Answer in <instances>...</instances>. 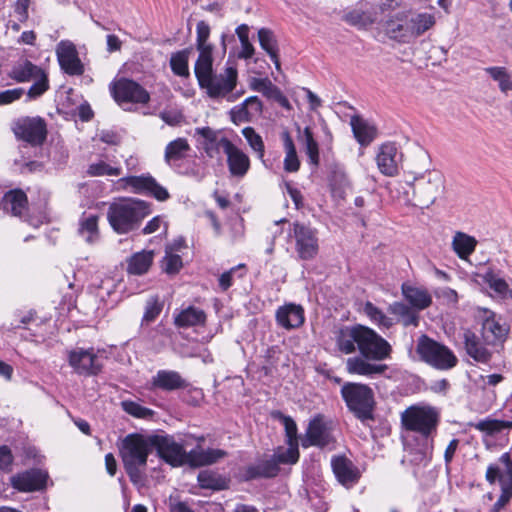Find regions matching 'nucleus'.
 Returning a JSON list of instances; mask_svg holds the SVG:
<instances>
[{
  "label": "nucleus",
  "mask_w": 512,
  "mask_h": 512,
  "mask_svg": "<svg viewBox=\"0 0 512 512\" xmlns=\"http://www.w3.org/2000/svg\"><path fill=\"white\" fill-rule=\"evenodd\" d=\"M162 266L163 270L167 274H176L182 267V258L179 255L173 254L171 251L166 249V254L162 260Z\"/></svg>",
  "instance_id": "obj_60"
},
{
  "label": "nucleus",
  "mask_w": 512,
  "mask_h": 512,
  "mask_svg": "<svg viewBox=\"0 0 512 512\" xmlns=\"http://www.w3.org/2000/svg\"><path fill=\"white\" fill-rule=\"evenodd\" d=\"M47 472L40 469H31L11 478L12 487L21 492L41 490L46 486Z\"/></svg>",
  "instance_id": "obj_21"
},
{
  "label": "nucleus",
  "mask_w": 512,
  "mask_h": 512,
  "mask_svg": "<svg viewBox=\"0 0 512 512\" xmlns=\"http://www.w3.org/2000/svg\"><path fill=\"white\" fill-rule=\"evenodd\" d=\"M331 466L336 479L343 486L350 488L358 482L360 472L346 456H334L331 460Z\"/></svg>",
  "instance_id": "obj_22"
},
{
  "label": "nucleus",
  "mask_w": 512,
  "mask_h": 512,
  "mask_svg": "<svg viewBox=\"0 0 512 512\" xmlns=\"http://www.w3.org/2000/svg\"><path fill=\"white\" fill-rule=\"evenodd\" d=\"M220 144L227 155L230 174L235 177L245 176L250 168L249 157L226 137L220 139Z\"/></svg>",
  "instance_id": "obj_19"
},
{
  "label": "nucleus",
  "mask_w": 512,
  "mask_h": 512,
  "mask_svg": "<svg viewBox=\"0 0 512 512\" xmlns=\"http://www.w3.org/2000/svg\"><path fill=\"white\" fill-rule=\"evenodd\" d=\"M237 79V69L226 67L223 73H213L201 89H205L210 98H224L235 89Z\"/></svg>",
  "instance_id": "obj_15"
},
{
  "label": "nucleus",
  "mask_w": 512,
  "mask_h": 512,
  "mask_svg": "<svg viewBox=\"0 0 512 512\" xmlns=\"http://www.w3.org/2000/svg\"><path fill=\"white\" fill-rule=\"evenodd\" d=\"M190 150V145L185 138H177L167 144L165 148V161L181 160L185 154Z\"/></svg>",
  "instance_id": "obj_45"
},
{
  "label": "nucleus",
  "mask_w": 512,
  "mask_h": 512,
  "mask_svg": "<svg viewBox=\"0 0 512 512\" xmlns=\"http://www.w3.org/2000/svg\"><path fill=\"white\" fill-rule=\"evenodd\" d=\"M67 360L73 371L84 377L101 373L103 365L93 348H75L67 352Z\"/></svg>",
  "instance_id": "obj_10"
},
{
  "label": "nucleus",
  "mask_w": 512,
  "mask_h": 512,
  "mask_svg": "<svg viewBox=\"0 0 512 512\" xmlns=\"http://www.w3.org/2000/svg\"><path fill=\"white\" fill-rule=\"evenodd\" d=\"M402 155H399L395 143L387 142L379 147L376 162L379 171L385 176H394L398 172V163Z\"/></svg>",
  "instance_id": "obj_23"
},
{
  "label": "nucleus",
  "mask_w": 512,
  "mask_h": 512,
  "mask_svg": "<svg viewBox=\"0 0 512 512\" xmlns=\"http://www.w3.org/2000/svg\"><path fill=\"white\" fill-rule=\"evenodd\" d=\"M199 55L194 65V73L200 88L211 78L213 71V51H198Z\"/></svg>",
  "instance_id": "obj_34"
},
{
  "label": "nucleus",
  "mask_w": 512,
  "mask_h": 512,
  "mask_svg": "<svg viewBox=\"0 0 512 512\" xmlns=\"http://www.w3.org/2000/svg\"><path fill=\"white\" fill-rule=\"evenodd\" d=\"M304 319L303 308L294 303L285 304L276 311V321L285 329L300 327L304 323Z\"/></svg>",
  "instance_id": "obj_25"
},
{
  "label": "nucleus",
  "mask_w": 512,
  "mask_h": 512,
  "mask_svg": "<svg viewBox=\"0 0 512 512\" xmlns=\"http://www.w3.org/2000/svg\"><path fill=\"white\" fill-rule=\"evenodd\" d=\"M485 72L490 77L498 82L499 89L502 93H507L512 90V75L508 72L506 67L494 66L485 68Z\"/></svg>",
  "instance_id": "obj_46"
},
{
  "label": "nucleus",
  "mask_w": 512,
  "mask_h": 512,
  "mask_svg": "<svg viewBox=\"0 0 512 512\" xmlns=\"http://www.w3.org/2000/svg\"><path fill=\"white\" fill-rule=\"evenodd\" d=\"M483 281L495 293L504 299H512V290L505 279L499 277L492 269H488L483 275Z\"/></svg>",
  "instance_id": "obj_43"
},
{
  "label": "nucleus",
  "mask_w": 512,
  "mask_h": 512,
  "mask_svg": "<svg viewBox=\"0 0 512 512\" xmlns=\"http://www.w3.org/2000/svg\"><path fill=\"white\" fill-rule=\"evenodd\" d=\"M271 417L280 421L284 425L285 435L287 438L286 443L298 444L297 425L293 418L283 414L279 410L272 411Z\"/></svg>",
  "instance_id": "obj_48"
},
{
  "label": "nucleus",
  "mask_w": 512,
  "mask_h": 512,
  "mask_svg": "<svg viewBox=\"0 0 512 512\" xmlns=\"http://www.w3.org/2000/svg\"><path fill=\"white\" fill-rule=\"evenodd\" d=\"M287 445L286 450H279L273 454L278 466L280 464H295L299 459L298 444L287 443Z\"/></svg>",
  "instance_id": "obj_53"
},
{
  "label": "nucleus",
  "mask_w": 512,
  "mask_h": 512,
  "mask_svg": "<svg viewBox=\"0 0 512 512\" xmlns=\"http://www.w3.org/2000/svg\"><path fill=\"white\" fill-rule=\"evenodd\" d=\"M372 359H366L362 355L349 357L346 361V370L350 374L362 376L381 375L388 369L386 364L371 363Z\"/></svg>",
  "instance_id": "obj_24"
},
{
  "label": "nucleus",
  "mask_w": 512,
  "mask_h": 512,
  "mask_svg": "<svg viewBox=\"0 0 512 512\" xmlns=\"http://www.w3.org/2000/svg\"><path fill=\"white\" fill-rule=\"evenodd\" d=\"M258 40L261 48L267 52L270 57L278 53L277 39L272 30L261 28L258 30Z\"/></svg>",
  "instance_id": "obj_49"
},
{
  "label": "nucleus",
  "mask_w": 512,
  "mask_h": 512,
  "mask_svg": "<svg viewBox=\"0 0 512 512\" xmlns=\"http://www.w3.org/2000/svg\"><path fill=\"white\" fill-rule=\"evenodd\" d=\"M499 464L503 466V469L499 465L491 464L488 466L486 471V480L490 484H494L496 481L499 482L501 488V495L493 505L491 512H499L505 507L512 498V457L509 452L501 455L499 458Z\"/></svg>",
  "instance_id": "obj_7"
},
{
  "label": "nucleus",
  "mask_w": 512,
  "mask_h": 512,
  "mask_svg": "<svg viewBox=\"0 0 512 512\" xmlns=\"http://www.w3.org/2000/svg\"><path fill=\"white\" fill-rule=\"evenodd\" d=\"M197 479L199 486L203 489L220 491L228 489L229 487V481L226 478L209 470L201 471Z\"/></svg>",
  "instance_id": "obj_42"
},
{
  "label": "nucleus",
  "mask_w": 512,
  "mask_h": 512,
  "mask_svg": "<svg viewBox=\"0 0 512 512\" xmlns=\"http://www.w3.org/2000/svg\"><path fill=\"white\" fill-rule=\"evenodd\" d=\"M154 449L151 444V435L129 434L123 440L120 447L124 469L133 484L142 481L147 465L149 453Z\"/></svg>",
  "instance_id": "obj_3"
},
{
  "label": "nucleus",
  "mask_w": 512,
  "mask_h": 512,
  "mask_svg": "<svg viewBox=\"0 0 512 512\" xmlns=\"http://www.w3.org/2000/svg\"><path fill=\"white\" fill-rule=\"evenodd\" d=\"M188 59H189V50L183 49L176 53H173L170 58V67L173 73L180 77H188L189 69H188Z\"/></svg>",
  "instance_id": "obj_47"
},
{
  "label": "nucleus",
  "mask_w": 512,
  "mask_h": 512,
  "mask_svg": "<svg viewBox=\"0 0 512 512\" xmlns=\"http://www.w3.org/2000/svg\"><path fill=\"white\" fill-rule=\"evenodd\" d=\"M226 455L227 452L221 449H193L190 451V466L200 467L205 465H211L216 463L218 460L224 458Z\"/></svg>",
  "instance_id": "obj_36"
},
{
  "label": "nucleus",
  "mask_w": 512,
  "mask_h": 512,
  "mask_svg": "<svg viewBox=\"0 0 512 512\" xmlns=\"http://www.w3.org/2000/svg\"><path fill=\"white\" fill-rule=\"evenodd\" d=\"M388 311L397 317V321L405 327L413 325L418 326L419 315L417 311L402 302H394L388 308Z\"/></svg>",
  "instance_id": "obj_39"
},
{
  "label": "nucleus",
  "mask_w": 512,
  "mask_h": 512,
  "mask_svg": "<svg viewBox=\"0 0 512 512\" xmlns=\"http://www.w3.org/2000/svg\"><path fill=\"white\" fill-rule=\"evenodd\" d=\"M299 140L305 148L310 164L318 166L319 147L317 141L313 137L312 130L309 127H305L302 135L299 136Z\"/></svg>",
  "instance_id": "obj_44"
},
{
  "label": "nucleus",
  "mask_w": 512,
  "mask_h": 512,
  "mask_svg": "<svg viewBox=\"0 0 512 512\" xmlns=\"http://www.w3.org/2000/svg\"><path fill=\"white\" fill-rule=\"evenodd\" d=\"M56 55L61 69L68 75H82L84 66L78 56L75 45L70 41L57 44Z\"/></svg>",
  "instance_id": "obj_17"
},
{
  "label": "nucleus",
  "mask_w": 512,
  "mask_h": 512,
  "mask_svg": "<svg viewBox=\"0 0 512 512\" xmlns=\"http://www.w3.org/2000/svg\"><path fill=\"white\" fill-rule=\"evenodd\" d=\"M163 304L159 301L158 296L150 297L145 305V312L143 315V321L152 322L161 313Z\"/></svg>",
  "instance_id": "obj_59"
},
{
  "label": "nucleus",
  "mask_w": 512,
  "mask_h": 512,
  "mask_svg": "<svg viewBox=\"0 0 512 512\" xmlns=\"http://www.w3.org/2000/svg\"><path fill=\"white\" fill-rule=\"evenodd\" d=\"M45 71L33 64L31 61L27 59L19 60L16 62L11 71L9 72V77L16 82L23 83L29 82L42 75Z\"/></svg>",
  "instance_id": "obj_29"
},
{
  "label": "nucleus",
  "mask_w": 512,
  "mask_h": 512,
  "mask_svg": "<svg viewBox=\"0 0 512 512\" xmlns=\"http://www.w3.org/2000/svg\"><path fill=\"white\" fill-rule=\"evenodd\" d=\"M279 466L273 455L268 458L259 461L254 465H250L245 469L246 480H252L256 478H272L278 475Z\"/></svg>",
  "instance_id": "obj_31"
},
{
  "label": "nucleus",
  "mask_w": 512,
  "mask_h": 512,
  "mask_svg": "<svg viewBox=\"0 0 512 512\" xmlns=\"http://www.w3.org/2000/svg\"><path fill=\"white\" fill-rule=\"evenodd\" d=\"M296 252L301 260L314 259L319 251V244L316 230L305 224L295 222L293 224Z\"/></svg>",
  "instance_id": "obj_13"
},
{
  "label": "nucleus",
  "mask_w": 512,
  "mask_h": 512,
  "mask_svg": "<svg viewBox=\"0 0 512 512\" xmlns=\"http://www.w3.org/2000/svg\"><path fill=\"white\" fill-rule=\"evenodd\" d=\"M210 26L204 20H201L197 23L196 33V48L198 51H213L214 46L211 43H208V39L210 36Z\"/></svg>",
  "instance_id": "obj_51"
},
{
  "label": "nucleus",
  "mask_w": 512,
  "mask_h": 512,
  "mask_svg": "<svg viewBox=\"0 0 512 512\" xmlns=\"http://www.w3.org/2000/svg\"><path fill=\"white\" fill-rule=\"evenodd\" d=\"M121 406L126 413L140 419H148L154 414L151 409L141 406L139 403L134 401H122Z\"/></svg>",
  "instance_id": "obj_56"
},
{
  "label": "nucleus",
  "mask_w": 512,
  "mask_h": 512,
  "mask_svg": "<svg viewBox=\"0 0 512 512\" xmlns=\"http://www.w3.org/2000/svg\"><path fill=\"white\" fill-rule=\"evenodd\" d=\"M152 385L165 391H173L185 389L189 383L176 371L160 370L152 378Z\"/></svg>",
  "instance_id": "obj_28"
},
{
  "label": "nucleus",
  "mask_w": 512,
  "mask_h": 512,
  "mask_svg": "<svg viewBox=\"0 0 512 512\" xmlns=\"http://www.w3.org/2000/svg\"><path fill=\"white\" fill-rule=\"evenodd\" d=\"M13 132L18 139L33 146L42 145L47 137L46 123L41 117H24L18 119L14 123Z\"/></svg>",
  "instance_id": "obj_12"
},
{
  "label": "nucleus",
  "mask_w": 512,
  "mask_h": 512,
  "mask_svg": "<svg viewBox=\"0 0 512 512\" xmlns=\"http://www.w3.org/2000/svg\"><path fill=\"white\" fill-rule=\"evenodd\" d=\"M350 125L354 137L361 146H368L377 136L376 127L358 115L351 117Z\"/></svg>",
  "instance_id": "obj_30"
},
{
  "label": "nucleus",
  "mask_w": 512,
  "mask_h": 512,
  "mask_svg": "<svg viewBox=\"0 0 512 512\" xmlns=\"http://www.w3.org/2000/svg\"><path fill=\"white\" fill-rule=\"evenodd\" d=\"M365 314L373 321L378 323L379 325L390 328L394 325V321L392 318L386 316L378 307H376L371 302H366L364 305Z\"/></svg>",
  "instance_id": "obj_52"
},
{
  "label": "nucleus",
  "mask_w": 512,
  "mask_h": 512,
  "mask_svg": "<svg viewBox=\"0 0 512 512\" xmlns=\"http://www.w3.org/2000/svg\"><path fill=\"white\" fill-rule=\"evenodd\" d=\"M13 460L11 449L6 445L0 446V470L10 471Z\"/></svg>",
  "instance_id": "obj_63"
},
{
  "label": "nucleus",
  "mask_w": 512,
  "mask_h": 512,
  "mask_svg": "<svg viewBox=\"0 0 512 512\" xmlns=\"http://www.w3.org/2000/svg\"><path fill=\"white\" fill-rule=\"evenodd\" d=\"M330 422L325 420L322 414H317L308 424L304 438L301 441L303 448L310 446L321 449L335 443V438L331 434Z\"/></svg>",
  "instance_id": "obj_11"
},
{
  "label": "nucleus",
  "mask_w": 512,
  "mask_h": 512,
  "mask_svg": "<svg viewBox=\"0 0 512 512\" xmlns=\"http://www.w3.org/2000/svg\"><path fill=\"white\" fill-rule=\"evenodd\" d=\"M385 34L391 40L399 43H411L413 32L410 30L408 12L397 13L385 22Z\"/></svg>",
  "instance_id": "obj_20"
},
{
  "label": "nucleus",
  "mask_w": 512,
  "mask_h": 512,
  "mask_svg": "<svg viewBox=\"0 0 512 512\" xmlns=\"http://www.w3.org/2000/svg\"><path fill=\"white\" fill-rule=\"evenodd\" d=\"M250 88L254 91L261 92L267 98H273L280 90L268 78H252Z\"/></svg>",
  "instance_id": "obj_54"
},
{
  "label": "nucleus",
  "mask_w": 512,
  "mask_h": 512,
  "mask_svg": "<svg viewBox=\"0 0 512 512\" xmlns=\"http://www.w3.org/2000/svg\"><path fill=\"white\" fill-rule=\"evenodd\" d=\"M151 213L150 204L138 199H128L112 203L107 219L113 230L126 234L137 229L142 220Z\"/></svg>",
  "instance_id": "obj_4"
},
{
  "label": "nucleus",
  "mask_w": 512,
  "mask_h": 512,
  "mask_svg": "<svg viewBox=\"0 0 512 512\" xmlns=\"http://www.w3.org/2000/svg\"><path fill=\"white\" fill-rule=\"evenodd\" d=\"M464 347L466 353L475 361L487 363L490 361L491 352L481 343L478 336L470 329L463 332Z\"/></svg>",
  "instance_id": "obj_27"
},
{
  "label": "nucleus",
  "mask_w": 512,
  "mask_h": 512,
  "mask_svg": "<svg viewBox=\"0 0 512 512\" xmlns=\"http://www.w3.org/2000/svg\"><path fill=\"white\" fill-rule=\"evenodd\" d=\"M248 107L249 105L246 104V100H244V102L241 104L233 107L229 112L231 121L236 125H239L240 123L251 122L253 116L249 112Z\"/></svg>",
  "instance_id": "obj_57"
},
{
  "label": "nucleus",
  "mask_w": 512,
  "mask_h": 512,
  "mask_svg": "<svg viewBox=\"0 0 512 512\" xmlns=\"http://www.w3.org/2000/svg\"><path fill=\"white\" fill-rule=\"evenodd\" d=\"M33 81V85L27 91V96L29 99H36L49 89V81L46 72L33 79Z\"/></svg>",
  "instance_id": "obj_58"
},
{
  "label": "nucleus",
  "mask_w": 512,
  "mask_h": 512,
  "mask_svg": "<svg viewBox=\"0 0 512 512\" xmlns=\"http://www.w3.org/2000/svg\"><path fill=\"white\" fill-rule=\"evenodd\" d=\"M477 244L475 237L457 231L453 236L452 249L460 259L467 260L474 253Z\"/></svg>",
  "instance_id": "obj_33"
},
{
  "label": "nucleus",
  "mask_w": 512,
  "mask_h": 512,
  "mask_svg": "<svg viewBox=\"0 0 512 512\" xmlns=\"http://www.w3.org/2000/svg\"><path fill=\"white\" fill-rule=\"evenodd\" d=\"M111 92L117 103L147 104L150 101V94L144 87L126 78L113 83Z\"/></svg>",
  "instance_id": "obj_14"
},
{
  "label": "nucleus",
  "mask_w": 512,
  "mask_h": 512,
  "mask_svg": "<svg viewBox=\"0 0 512 512\" xmlns=\"http://www.w3.org/2000/svg\"><path fill=\"white\" fill-rule=\"evenodd\" d=\"M206 322V314L202 309L189 306L183 309L174 318V324L180 328H188L196 325H204Z\"/></svg>",
  "instance_id": "obj_35"
},
{
  "label": "nucleus",
  "mask_w": 512,
  "mask_h": 512,
  "mask_svg": "<svg viewBox=\"0 0 512 512\" xmlns=\"http://www.w3.org/2000/svg\"><path fill=\"white\" fill-rule=\"evenodd\" d=\"M341 396L348 409L361 422L374 420V392L368 385L346 382L341 388Z\"/></svg>",
  "instance_id": "obj_5"
},
{
  "label": "nucleus",
  "mask_w": 512,
  "mask_h": 512,
  "mask_svg": "<svg viewBox=\"0 0 512 512\" xmlns=\"http://www.w3.org/2000/svg\"><path fill=\"white\" fill-rule=\"evenodd\" d=\"M430 156L417 148L407 162V168L414 175L413 181L399 183L398 197L405 204L421 209L430 207L445 189L444 175L436 169H429Z\"/></svg>",
  "instance_id": "obj_1"
},
{
  "label": "nucleus",
  "mask_w": 512,
  "mask_h": 512,
  "mask_svg": "<svg viewBox=\"0 0 512 512\" xmlns=\"http://www.w3.org/2000/svg\"><path fill=\"white\" fill-rule=\"evenodd\" d=\"M79 233L88 243H93L98 239V217L89 216L80 223Z\"/></svg>",
  "instance_id": "obj_50"
},
{
  "label": "nucleus",
  "mask_w": 512,
  "mask_h": 512,
  "mask_svg": "<svg viewBox=\"0 0 512 512\" xmlns=\"http://www.w3.org/2000/svg\"><path fill=\"white\" fill-rule=\"evenodd\" d=\"M402 294L409 304L417 310H424L432 303L431 295L424 288L403 284Z\"/></svg>",
  "instance_id": "obj_32"
},
{
  "label": "nucleus",
  "mask_w": 512,
  "mask_h": 512,
  "mask_svg": "<svg viewBox=\"0 0 512 512\" xmlns=\"http://www.w3.org/2000/svg\"><path fill=\"white\" fill-rule=\"evenodd\" d=\"M151 444L158 456L173 467L190 466V451L186 452L183 445L175 441L171 435H151Z\"/></svg>",
  "instance_id": "obj_9"
},
{
  "label": "nucleus",
  "mask_w": 512,
  "mask_h": 512,
  "mask_svg": "<svg viewBox=\"0 0 512 512\" xmlns=\"http://www.w3.org/2000/svg\"><path fill=\"white\" fill-rule=\"evenodd\" d=\"M413 41L435 25V17L429 13H408Z\"/></svg>",
  "instance_id": "obj_38"
},
{
  "label": "nucleus",
  "mask_w": 512,
  "mask_h": 512,
  "mask_svg": "<svg viewBox=\"0 0 512 512\" xmlns=\"http://www.w3.org/2000/svg\"><path fill=\"white\" fill-rule=\"evenodd\" d=\"M342 20L350 26L358 29H366L375 22V16L368 10L355 8L347 11L342 16Z\"/></svg>",
  "instance_id": "obj_37"
},
{
  "label": "nucleus",
  "mask_w": 512,
  "mask_h": 512,
  "mask_svg": "<svg viewBox=\"0 0 512 512\" xmlns=\"http://www.w3.org/2000/svg\"><path fill=\"white\" fill-rule=\"evenodd\" d=\"M160 118L170 126H177L183 121V115L179 111L164 110L160 112Z\"/></svg>",
  "instance_id": "obj_64"
},
{
  "label": "nucleus",
  "mask_w": 512,
  "mask_h": 512,
  "mask_svg": "<svg viewBox=\"0 0 512 512\" xmlns=\"http://www.w3.org/2000/svg\"><path fill=\"white\" fill-rule=\"evenodd\" d=\"M1 207L6 213L22 218L28 210V199L21 189L6 192L1 201Z\"/></svg>",
  "instance_id": "obj_26"
},
{
  "label": "nucleus",
  "mask_w": 512,
  "mask_h": 512,
  "mask_svg": "<svg viewBox=\"0 0 512 512\" xmlns=\"http://www.w3.org/2000/svg\"><path fill=\"white\" fill-rule=\"evenodd\" d=\"M122 181L127 186L133 188L134 192L152 196L158 201H166L170 197L167 189L161 186L156 179L149 174L128 176L122 178Z\"/></svg>",
  "instance_id": "obj_16"
},
{
  "label": "nucleus",
  "mask_w": 512,
  "mask_h": 512,
  "mask_svg": "<svg viewBox=\"0 0 512 512\" xmlns=\"http://www.w3.org/2000/svg\"><path fill=\"white\" fill-rule=\"evenodd\" d=\"M416 352L422 361L438 370L452 369L458 363L456 355L450 348L426 334L418 338Z\"/></svg>",
  "instance_id": "obj_6"
},
{
  "label": "nucleus",
  "mask_w": 512,
  "mask_h": 512,
  "mask_svg": "<svg viewBox=\"0 0 512 512\" xmlns=\"http://www.w3.org/2000/svg\"><path fill=\"white\" fill-rule=\"evenodd\" d=\"M87 173L91 176H103V175H111L118 176L121 173L120 168L111 167L104 161H100L98 163H93L89 166Z\"/></svg>",
  "instance_id": "obj_61"
},
{
  "label": "nucleus",
  "mask_w": 512,
  "mask_h": 512,
  "mask_svg": "<svg viewBox=\"0 0 512 512\" xmlns=\"http://www.w3.org/2000/svg\"><path fill=\"white\" fill-rule=\"evenodd\" d=\"M336 346L344 354L359 351L366 359L383 361L390 357L391 345L373 329L364 325L341 327L335 335Z\"/></svg>",
  "instance_id": "obj_2"
},
{
  "label": "nucleus",
  "mask_w": 512,
  "mask_h": 512,
  "mask_svg": "<svg viewBox=\"0 0 512 512\" xmlns=\"http://www.w3.org/2000/svg\"><path fill=\"white\" fill-rule=\"evenodd\" d=\"M485 317L482 321L481 334L484 342L487 345L502 344L509 333V326L501 323L496 319L495 313L490 310H485Z\"/></svg>",
  "instance_id": "obj_18"
},
{
  "label": "nucleus",
  "mask_w": 512,
  "mask_h": 512,
  "mask_svg": "<svg viewBox=\"0 0 512 512\" xmlns=\"http://www.w3.org/2000/svg\"><path fill=\"white\" fill-rule=\"evenodd\" d=\"M153 262V252L142 251L135 253L128 260L127 271L129 274L142 275L145 274Z\"/></svg>",
  "instance_id": "obj_40"
},
{
  "label": "nucleus",
  "mask_w": 512,
  "mask_h": 512,
  "mask_svg": "<svg viewBox=\"0 0 512 512\" xmlns=\"http://www.w3.org/2000/svg\"><path fill=\"white\" fill-rule=\"evenodd\" d=\"M244 138L250 147L258 153L259 158L264 156L265 146L262 137L255 131L253 127H245L242 130Z\"/></svg>",
  "instance_id": "obj_55"
},
{
  "label": "nucleus",
  "mask_w": 512,
  "mask_h": 512,
  "mask_svg": "<svg viewBox=\"0 0 512 512\" xmlns=\"http://www.w3.org/2000/svg\"><path fill=\"white\" fill-rule=\"evenodd\" d=\"M195 133L204 139L202 147L207 156L210 158L216 157L219 154L220 147L222 148L220 140H217V132L206 126L196 128Z\"/></svg>",
  "instance_id": "obj_41"
},
{
  "label": "nucleus",
  "mask_w": 512,
  "mask_h": 512,
  "mask_svg": "<svg viewBox=\"0 0 512 512\" xmlns=\"http://www.w3.org/2000/svg\"><path fill=\"white\" fill-rule=\"evenodd\" d=\"M401 421L406 430L427 438L437 429L439 413L431 406H411L402 413Z\"/></svg>",
  "instance_id": "obj_8"
},
{
  "label": "nucleus",
  "mask_w": 512,
  "mask_h": 512,
  "mask_svg": "<svg viewBox=\"0 0 512 512\" xmlns=\"http://www.w3.org/2000/svg\"><path fill=\"white\" fill-rule=\"evenodd\" d=\"M474 428L486 432L488 435H493L499 432V423L497 419H485L481 420L476 424H473Z\"/></svg>",
  "instance_id": "obj_62"
}]
</instances>
